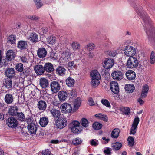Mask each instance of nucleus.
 <instances>
[{"instance_id": "1", "label": "nucleus", "mask_w": 155, "mask_h": 155, "mask_svg": "<svg viewBox=\"0 0 155 155\" xmlns=\"http://www.w3.org/2000/svg\"><path fill=\"white\" fill-rule=\"evenodd\" d=\"M139 65L137 59L134 56H131L127 60L126 65L127 68L132 69L137 68Z\"/></svg>"}, {"instance_id": "23", "label": "nucleus", "mask_w": 155, "mask_h": 155, "mask_svg": "<svg viewBox=\"0 0 155 155\" xmlns=\"http://www.w3.org/2000/svg\"><path fill=\"white\" fill-rule=\"evenodd\" d=\"M44 70L48 72H51L54 70L53 65L50 63H46L44 66Z\"/></svg>"}, {"instance_id": "38", "label": "nucleus", "mask_w": 155, "mask_h": 155, "mask_svg": "<svg viewBox=\"0 0 155 155\" xmlns=\"http://www.w3.org/2000/svg\"><path fill=\"white\" fill-rule=\"evenodd\" d=\"M16 40V35H9L8 38V42L11 44H14L15 43Z\"/></svg>"}, {"instance_id": "6", "label": "nucleus", "mask_w": 155, "mask_h": 155, "mask_svg": "<svg viewBox=\"0 0 155 155\" xmlns=\"http://www.w3.org/2000/svg\"><path fill=\"white\" fill-rule=\"evenodd\" d=\"M114 60L112 59L106 58L102 63L103 67L106 69H110L113 66Z\"/></svg>"}, {"instance_id": "34", "label": "nucleus", "mask_w": 155, "mask_h": 155, "mask_svg": "<svg viewBox=\"0 0 155 155\" xmlns=\"http://www.w3.org/2000/svg\"><path fill=\"white\" fill-rule=\"evenodd\" d=\"M71 54V53L70 51H65L62 53L61 54V57L63 59H65L66 61V59L68 61L71 59L70 56Z\"/></svg>"}, {"instance_id": "13", "label": "nucleus", "mask_w": 155, "mask_h": 155, "mask_svg": "<svg viewBox=\"0 0 155 155\" xmlns=\"http://www.w3.org/2000/svg\"><path fill=\"white\" fill-rule=\"evenodd\" d=\"M47 51L46 49L44 48H40L38 50L37 54L41 58H43L46 56Z\"/></svg>"}, {"instance_id": "42", "label": "nucleus", "mask_w": 155, "mask_h": 155, "mask_svg": "<svg viewBox=\"0 0 155 155\" xmlns=\"http://www.w3.org/2000/svg\"><path fill=\"white\" fill-rule=\"evenodd\" d=\"M16 116H17V119L18 120L21 121H23L25 120V116L22 112H18Z\"/></svg>"}, {"instance_id": "15", "label": "nucleus", "mask_w": 155, "mask_h": 155, "mask_svg": "<svg viewBox=\"0 0 155 155\" xmlns=\"http://www.w3.org/2000/svg\"><path fill=\"white\" fill-rule=\"evenodd\" d=\"M37 107L40 110L44 111L47 107L46 103L42 100H40L37 104Z\"/></svg>"}, {"instance_id": "63", "label": "nucleus", "mask_w": 155, "mask_h": 155, "mask_svg": "<svg viewBox=\"0 0 155 155\" xmlns=\"http://www.w3.org/2000/svg\"><path fill=\"white\" fill-rule=\"evenodd\" d=\"M51 151L48 149H46L42 152V155H50Z\"/></svg>"}, {"instance_id": "4", "label": "nucleus", "mask_w": 155, "mask_h": 155, "mask_svg": "<svg viewBox=\"0 0 155 155\" xmlns=\"http://www.w3.org/2000/svg\"><path fill=\"white\" fill-rule=\"evenodd\" d=\"M140 121L139 117H137L134 118L133 123L132 125L131 128L130 130V134L134 135L136 132L137 127Z\"/></svg>"}, {"instance_id": "35", "label": "nucleus", "mask_w": 155, "mask_h": 155, "mask_svg": "<svg viewBox=\"0 0 155 155\" xmlns=\"http://www.w3.org/2000/svg\"><path fill=\"white\" fill-rule=\"evenodd\" d=\"M120 130L119 129L116 128L114 129L111 133V136L113 138H117L119 136L120 133Z\"/></svg>"}, {"instance_id": "27", "label": "nucleus", "mask_w": 155, "mask_h": 155, "mask_svg": "<svg viewBox=\"0 0 155 155\" xmlns=\"http://www.w3.org/2000/svg\"><path fill=\"white\" fill-rule=\"evenodd\" d=\"M5 102L7 104H11L13 101V97L12 94H7L5 97Z\"/></svg>"}, {"instance_id": "33", "label": "nucleus", "mask_w": 155, "mask_h": 155, "mask_svg": "<svg viewBox=\"0 0 155 155\" xmlns=\"http://www.w3.org/2000/svg\"><path fill=\"white\" fill-rule=\"evenodd\" d=\"M95 116L97 118L105 121H107L108 120V117L107 116L103 114H95Z\"/></svg>"}, {"instance_id": "54", "label": "nucleus", "mask_w": 155, "mask_h": 155, "mask_svg": "<svg viewBox=\"0 0 155 155\" xmlns=\"http://www.w3.org/2000/svg\"><path fill=\"white\" fill-rule=\"evenodd\" d=\"M28 18L31 20L37 21L40 19V18L35 15H29L28 16Z\"/></svg>"}, {"instance_id": "7", "label": "nucleus", "mask_w": 155, "mask_h": 155, "mask_svg": "<svg viewBox=\"0 0 155 155\" xmlns=\"http://www.w3.org/2000/svg\"><path fill=\"white\" fill-rule=\"evenodd\" d=\"M50 86L51 90L53 93H56L58 92L60 89L59 83L57 81H53L51 82Z\"/></svg>"}, {"instance_id": "37", "label": "nucleus", "mask_w": 155, "mask_h": 155, "mask_svg": "<svg viewBox=\"0 0 155 155\" xmlns=\"http://www.w3.org/2000/svg\"><path fill=\"white\" fill-rule=\"evenodd\" d=\"M15 73V71L13 68H8L5 72L6 75L9 78L12 77V75Z\"/></svg>"}, {"instance_id": "20", "label": "nucleus", "mask_w": 155, "mask_h": 155, "mask_svg": "<svg viewBox=\"0 0 155 155\" xmlns=\"http://www.w3.org/2000/svg\"><path fill=\"white\" fill-rule=\"evenodd\" d=\"M6 55L8 60L10 61L14 59L16 56L15 53L13 50H9L7 51Z\"/></svg>"}, {"instance_id": "44", "label": "nucleus", "mask_w": 155, "mask_h": 155, "mask_svg": "<svg viewBox=\"0 0 155 155\" xmlns=\"http://www.w3.org/2000/svg\"><path fill=\"white\" fill-rule=\"evenodd\" d=\"M71 46L74 51L79 50L80 48V44L78 42H73L71 44Z\"/></svg>"}, {"instance_id": "49", "label": "nucleus", "mask_w": 155, "mask_h": 155, "mask_svg": "<svg viewBox=\"0 0 155 155\" xmlns=\"http://www.w3.org/2000/svg\"><path fill=\"white\" fill-rule=\"evenodd\" d=\"M81 126L78 127H71L72 131L74 133H79L81 132L82 130Z\"/></svg>"}, {"instance_id": "40", "label": "nucleus", "mask_w": 155, "mask_h": 155, "mask_svg": "<svg viewBox=\"0 0 155 155\" xmlns=\"http://www.w3.org/2000/svg\"><path fill=\"white\" fill-rule=\"evenodd\" d=\"M112 146L114 150H117L121 148L122 146V144L121 143L116 142L112 144Z\"/></svg>"}, {"instance_id": "11", "label": "nucleus", "mask_w": 155, "mask_h": 155, "mask_svg": "<svg viewBox=\"0 0 155 155\" xmlns=\"http://www.w3.org/2000/svg\"><path fill=\"white\" fill-rule=\"evenodd\" d=\"M35 72L38 75H42L44 72V68L42 65H35L34 68Z\"/></svg>"}, {"instance_id": "55", "label": "nucleus", "mask_w": 155, "mask_h": 155, "mask_svg": "<svg viewBox=\"0 0 155 155\" xmlns=\"http://www.w3.org/2000/svg\"><path fill=\"white\" fill-rule=\"evenodd\" d=\"M76 65L74 64V61H72L68 62V68L69 70L73 68H76Z\"/></svg>"}, {"instance_id": "21", "label": "nucleus", "mask_w": 155, "mask_h": 155, "mask_svg": "<svg viewBox=\"0 0 155 155\" xmlns=\"http://www.w3.org/2000/svg\"><path fill=\"white\" fill-rule=\"evenodd\" d=\"M17 45V47L21 50L26 49L28 47L27 41L23 40H20L18 41Z\"/></svg>"}, {"instance_id": "31", "label": "nucleus", "mask_w": 155, "mask_h": 155, "mask_svg": "<svg viewBox=\"0 0 155 155\" xmlns=\"http://www.w3.org/2000/svg\"><path fill=\"white\" fill-rule=\"evenodd\" d=\"M125 89L128 92L132 93L134 90L135 87L132 84H129L126 85L125 87Z\"/></svg>"}, {"instance_id": "57", "label": "nucleus", "mask_w": 155, "mask_h": 155, "mask_svg": "<svg viewBox=\"0 0 155 155\" xmlns=\"http://www.w3.org/2000/svg\"><path fill=\"white\" fill-rule=\"evenodd\" d=\"M90 143L92 146H96L99 144V142L96 139H93L90 141Z\"/></svg>"}, {"instance_id": "47", "label": "nucleus", "mask_w": 155, "mask_h": 155, "mask_svg": "<svg viewBox=\"0 0 155 155\" xmlns=\"http://www.w3.org/2000/svg\"><path fill=\"white\" fill-rule=\"evenodd\" d=\"M82 140L78 137L72 140V143L74 145H78L81 143L82 142Z\"/></svg>"}, {"instance_id": "56", "label": "nucleus", "mask_w": 155, "mask_h": 155, "mask_svg": "<svg viewBox=\"0 0 155 155\" xmlns=\"http://www.w3.org/2000/svg\"><path fill=\"white\" fill-rule=\"evenodd\" d=\"M155 61V54L152 51L151 52L150 59V62L152 64H153Z\"/></svg>"}, {"instance_id": "26", "label": "nucleus", "mask_w": 155, "mask_h": 155, "mask_svg": "<svg viewBox=\"0 0 155 155\" xmlns=\"http://www.w3.org/2000/svg\"><path fill=\"white\" fill-rule=\"evenodd\" d=\"M137 12L139 15H140L143 19V21L145 24H149L150 22V17L147 15L144 14V15L142 14L141 12L137 11Z\"/></svg>"}, {"instance_id": "43", "label": "nucleus", "mask_w": 155, "mask_h": 155, "mask_svg": "<svg viewBox=\"0 0 155 155\" xmlns=\"http://www.w3.org/2000/svg\"><path fill=\"white\" fill-rule=\"evenodd\" d=\"M101 102L103 105L110 109L111 108L110 103L107 100L104 99H102L101 100Z\"/></svg>"}, {"instance_id": "41", "label": "nucleus", "mask_w": 155, "mask_h": 155, "mask_svg": "<svg viewBox=\"0 0 155 155\" xmlns=\"http://www.w3.org/2000/svg\"><path fill=\"white\" fill-rule=\"evenodd\" d=\"M24 69L23 64L21 63H18L15 66V69L19 72L23 71Z\"/></svg>"}, {"instance_id": "52", "label": "nucleus", "mask_w": 155, "mask_h": 155, "mask_svg": "<svg viewBox=\"0 0 155 155\" xmlns=\"http://www.w3.org/2000/svg\"><path fill=\"white\" fill-rule=\"evenodd\" d=\"M47 39L49 43L52 45L54 44L56 41V37L53 36H50L49 37L47 38Z\"/></svg>"}, {"instance_id": "64", "label": "nucleus", "mask_w": 155, "mask_h": 155, "mask_svg": "<svg viewBox=\"0 0 155 155\" xmlns=\"http://www.w3.org/2000/svg\"><path fill=\"white\" fill-rule=\"evenodd\" d=\"M81 102V99L80 98L78 97L77 98L75 99L74 102V104H78V103L80 104V105Z\"/></svg>"}, {"instance_id": "9", "label": "nucleus", "mask_w": 155, "mask_h": 155, "mask_svg": "<svg viewBox=\"0 0 155 155\" xmlns=\"http://www.w3.org/2000/svg\"><path fill=\"white\" fill-rule=\"evenodd\" d=\"M110 87L111 91L117 94L119 92V88L118 83L115 81L111 82L110 83Z\"/></svg>"}, {"instance_id": "28", "label": "nucleus", "mask_w": 155, "mask_h": 155, "mask_svg": "<svg viewBox=\"0 0 155 155\" xmlns=\"http://www.w3.org/2000/svg\"><path fill=\"white\" fill-rule=\"evenodd\" d=\"M3 84L8 89L10 88L12 86V81L10 78H7L4 81Z\"/></svg>"}, {"instance_id": "36", "label": "nucleus", "mask_w": 155, "mask_h": 155, "mask_svg": "<svg viewBox=\"0 0 155 155\" xmlns=\"http://www.w3.org/2000/svg\"><path fill=\"white\" fill-rule=\"evenodd\" d=\"M75 82L74 79L70 77L68 78L66 80V85L69 87H73Z\"/></svg>"}, {"instance_id": "25", "label": "nucleus", "mask_w": 155, "mask_h": 155, "mask_svg": "<svg viewBox=\"0 0 155 155\" xmlns=\"http://www.w3.org/2000/svg\"><path fill=\"white\" fill-rule=\"evenodd\" d=\"M148 90L149 87L148 85L146 84L143 86L141 95V98H143L146 97Z\"/></svg>"}, {"instance_id": "8", "label": "nucleus", "mask_w": 155, "mask_h": 155, "mask_svg": "<svg viewBox=\"0 0 155 155\" xmlns=\"http://www.w3.org/2000/svg\"><path fill=\"white\" fill-rule=\"evenodd\" d=\"M111 76L114 80L120 81L123 78V75L120 71L117 70L113 71Z\"/></svg>"}, {"instance_id": "16", "label": "nucleus", "mask_w": 155, "mask_h": 155, "mask_svg": "<svg viewBox=\"0 0 155 155\" xmlns=\"http://www.w3.org/2000/svg\"><path fill=\"white\" fill-rule=\"evenodd\" d=\"M39 83L42 88H46L49 86L48 80L44 78H41L39 80Z\"/></svg>"}, {"instance_id": "32", "label": "nucleus", "mask_w": 155, "mask_h": 155, "mask_svg": "<svg viewBox=\"0 0 155 155\" xmlns=\"http://www.w3.org/2000/svg\"><path fill=\"white\" fill-rule=\"evenodd\" d=\"M18 108L17 107H10L8 110L9 114L12 116H16L17 114Z\"/></svg>"}, {"instance_id": "48", "label": "nucleus", "mask_w": 155, "mask_h": 155, "mask_svg": "<svg viewBox=\"0 0 155 155\" xmlns=\"http://www.w3.org/2000/svg\"><path fill=\"white\" fill-rule=\"evenodd\" d=\"M81 123L82 126L84 127H88L89 125V123L87 120L84 118L81 119Z\"/></svg>"}, {"instance_id": "2", "label": "nucleus", "mask_w": 155, "mask_h": 155, "mask_svg": "<svg viewBox=\"0 0 155 155\" xmlns=\"http://www.w3.org/2000/svg\"><path fill=\"white\" fill-rule=\"evenodd\" d=\"M124 54L127 56L129 57L134 56L136 53V49L132 46L128 45L126 46L124 50Z\"/></svg>"}, {"instance_id": "30", "label": "nucleus", "mask_w": 155, "mask_h": 155, "mask_svg": "<svg viewBox=\"0 0 155 155\" xmlns=\"http://www.w3.org/2000/svg\"><path fill=\"white\" fill-rule=\"evenodd\" d=\"M48 117H44L40 118L39 123L42 127H45L48 124Z\"/></svg>"}, {"instance_id": "46", "label": "nucleus", "mask_w": 155, "mask_h": 155, "mask_svg": "<svg viewBox=\"0 0 155 155\" xmlns=\"http://www.w3.org/2000/svg\"><path fill=\"white\" fill-rule=\"evenodd\" d=\"M93 128L95 130H99L102 127V124L98 122H95L93 124Z\"/></svg>"}, {"instance_id": "10", "label": "nucleus", "mask_w": 155, "mask_h": 155, "mask_svg": "<svg viewBox=\"0 0 155 155\" xmlns=\"http://www.w3.org/2000/svg\"><path fill=\"white\" fill-rule=\"evenodd\" d=\"M7 124L8 126L12 128H15L18 125V122L17 120L13 117H10L8 118L7 122Z\"/></svg>"}, {"instance_id": "39", "label": "nucleus", "mask_w": 155, "mask_h": 155, "mask_svg": "<svg viewBox=\"0 0 155 155\" xmlns=\"http://www.w3.org/2000/svg\"><path fill=\"white\" fill-rule=\"evenodd\" d=\"M97 79H91V86L94 87H96L100 84L99 80Z\"/></svg>"}, {"instance_id": "62", "label": "nucleus", "mask_w": 155, "mask_h": 155, "mask_svg": "<svg viewBox=\"0 0 155 155\" xmlns=\"http://www.w3.org/2000/svg\"><path fill=\"white\" fill-rule=\"evenodd\" d=\"M20 60L24 63H28V59L25 56L20 57Z\"/></svg>"}, {"instance_id": "45", "label": "nucleus", "mask_w": 155, "mask_h": 155, "mask_svg": "<svg viewBox=\"0 0 155 155\" xmlns=\"http://www.w3.org/2000/svg\"><path fill=\"white\" fill-rule=\"evenodd\" d=\"M37 9H38L43 6L41 0H33Z\"/></svg>"}, {"instance_id": "22", "label": "nucleus", "mask_w": 155, "mask_h": 155, "mask_svg": "<svg viewBox=\"0 0 155 155\" xmlns=\"http://www.w3.org/2000/svg\"><path fill=\"white\" fill-rule=\"evenodd\" d=\"M50 111L55 119L60 117V116L61 113L59 110H57L55 108H53L50 110Z\"/></svg>"}, {"instance_id": "19", "label": "nucleus", "mask_w": 155, "mask_h": 155, "mask_svg": "<svg viewBox=\"0 0 155 155\" xmlns=\"http://www.w3.org/2000/svg\"><path fill=\"white\" fill-rule=\"evenodd\" d=\"M28 39L32 43H35L38 40V35L35 32L31 33L28 38Z\"/></svg>"}, {"instance_id": "51", "label": "nucleus", "mask_w": 155, "mask_h": 155, "mask_svg": "<svg viewBox=\"0 0 155 155\" xmlns=\"http://www.w3.org/2000/svg\"><path fill=\"white\" fill-rule=\"evenodd\" d=\"M128 142V145L129 147H132L134 143V138L131 136H129L127 139Z\"/></svg>"}, {"instance_id": "17", "label": "nucleus", "mask_w": 155, "mask_h": 155, "mask_svg": "<svg viewBox=\"0 0 155 155\" xmlns=\"http://www.w3.org/2000/svg\"><path fill=\"white\" fill-rule=\"evenodd\" d=\"M146 32L149 41L150 43H153L155 40V33L148 30H146Z\"/></svg>"}, {"instance_id": "18", "label": "nucleus", "mask_w": 155, "mask_h": 155, "mask_svg": "<svg viewBox=\"0 0 155 155\" xmlns=\"http://www.w3.org/2000/svg\"><path fill=\"white\" fill-rule=\"evenodd\" d=\"M125 74L127 78L129 80H134L136 76L135 73L132 70L127 71Z\"/></svg>"}, {"instance_id": "60", "label": "nucleus", "mask_w": 155, "mask_h": 155, "mask_svg": "<svg viewBox=\"0 0 155 155\" xmlns=\"http://www.w3.org/2000/svg\"><path fill=\"white\" fill-rule=\"evenodd\" d=\"M80 124V123L78 121H73L72 124V125L71 127H78L81 126Z\"/></svg>"}, {"instance_id": "14", "label": "nucleus", "mask_w": 155, "mask_h": 155, "mask_svg": "<svg viewBox=\"0 0 155 155\" xmlns=\"http://www.w3.org/2000/svg\"><path fill=\"white\" fill-rule=\"evenodd\" d=\"M38 125L35 123H31L28 126L29 132L31 134H35L37 129Z\"/></svg>"}, {"instance_id": "53", "label": "nucleus", "mask_w": 155, "mask_h": 155, "mask_svg": "<svg viewBox=\"0 0 155 155\" xmlns=\"http://www.w3.org/2000/svg\"><path fill=\"white\" fill-rule=\"evenodd\" d=\"M50 58L52 60H54L57 59V56L56 55V52L53 51H51L50 53Z\"/></svg>"}, {"instance_id": "3", "label": "nucleus", "mask_w": 155, "mask_h": 155, "mask_svg": "<svg viewBox=\"0 0 155 155\" xmlns=\"http://www.w3.org/2000/svg\"><path fill=\"white\" fill-rule=\"evenodd\" d=\"M56 126L57 128L60 129L64 127L67 124V121L65 118H58L56 120Z\"/></svg>"}, {"instance_id": "50", "label": "nucleus", "mask_w": 155, "mask_h": 155, "mask_svg": "<svg viewBox=\"0 0 155 155\" xmlns=\"http://www.w3.org/2000/svg\"><path fill=\"white\" fill-rule=\"evenodd\" d=\"M23 74L25 76L27 77L30 75L31 70L29 68H27L23 69Z\"/></svg>"}, {"instance_id": "61", "label": "nucleus", "mask_w": 155, "mask_h": 155, "mask_svg": "<svg viewBox=\"0 0 155 155\" xmlns=\"http://www.w3.org/2000/svg\"><path fill=\"white\" fill-rule=\"evenodd\" d=\"M25 121L29 125L31 123H35L34 122V120L32 117H30L26 118Z\"/></svg>"}, {"instance_id": "12", "label": "nucleus", "mask_w": 155, "mask_h": 155, "mask_svg": "<svg viewBox=\"0 0 155 155\" xmlns=\"http://www.w3.org/2000/svg\"><path fill=\"white\" fill-rule=\"evenodd\" d=\"M58 98L61 101H64L67 98L68 94L65 91H61L58 94Z\"/></svg>"}, {"instance_id": "24", "label": "nucleus", "mask_w": 155, "mask_h": 155, "mask_svg": "<svg viewBox=\"0 0 155 155\" xmlns=\"http://www.w3.org/2000/svg\"><path fill=\"white\" fill-rule=\"evenodd\" d=\"M91 79H100L101 77L100 74L97 70L92 71L90 74Z\"/></svg>"}, {"instance_id": "59", "label": "nucleus", "mask_w": 155, "mask_h": 155, "mask_svg": "<svg viewBox=\"0 0 155 155\" xmlns=\"http://www.w3.org/2000/svg\"><path fill=\"white\" fill-rule=\"evenodd\" d=\"M108 55L112 57H114L117 54V52L116 51H110L108 52Z\"/></svg>"}, {"instance_id": "5", "label": "nucleus", "mask_w": 155, "mask_h": 155, "mask_svg": "<svg viewBox=\"0 0 155 155\" xmlns=\"http://www.w3.org/2000/svg\"><path fill=\"white\" fill-rule=\"evenodd\" d=\"M60 108L61 112L64 113H70L72 111L71 105L67 103H63Z\"/></svg>"}, {"instance_id": "29", "label": "nucleus", "mask_w": 155, "mask_h": 155, "mask_svg": "<svg viewBox=\"0 0 155 155\" xmlns=\"http://www.w3.org/2000/svg\"><path fill=\"white\" fill-rule=\"evenodd\" d=\"M66 70L64 67L59 66L57 68L56 73L60 76H63L65 74Z\"/></svg>"}, {"instance_id": "58", "label": "nucleus", "mask_w": 155, "mask_h": 155, "mask_svg": "<svg viewBox=\"0 0 155 155\" xmlns=\"http://www.w3.org/2000/svg\"><path fill=\"white\" fill-rule=\"evenodd\" d=\"M111 149L109 147H106L104 149V152L106 155H110L111 154Z\"/></svg>"}]
</instances>
